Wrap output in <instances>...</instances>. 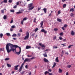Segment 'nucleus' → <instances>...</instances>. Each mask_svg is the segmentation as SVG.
<instances>
[{
    "mask_svg": "<svg viewBox=\"0 0 75 75\" xmlns=\"http://www.w3.org/2000/svg\"><path fill=\"white\" fill-rule=\"evenodd\" d=\"M19 48V51L18 52H16V53L18 55H20L21 53V47H19L17 45H13L11 43H8L6 44V48L7 51L8 53H9L11 51H16V48Z\"/></svg>",
    "mask_w": 75,
    "mask_h": 75,
    "instance_id": "1",
    "label": "nucleus"
},
{
    "mask_svg": "<svg viewBox=\"0 0 75 75\" xmlns=\"http://www.w3.org/2000/svg\"><path fill=\"white\" fill-rule=\"evenodd\" d=\"M4 2L5 3H7V0H4Z\"/></svg>",
    "mask_w": 75,
    "mask_h": 75,
    "instance_id": "35",
    "label": "nucleus"
},
{
    "mask_svg": "<svg viewBox=\"0 0 75 75\" xmlns=\"http://www.w3.org/2000/svg\"><path fill=\"white\" fill-rule=\"evenodd\" d=\"M25 68H26V69H28V66H27V65H26L25 66Z\"/></svg>",
    "mask_w": 75,
    "mask_h": 75,
    "instance_id": "60",
    "label": "nucleus"
},
{
    "mask_svg": "<svg viewBox=\"0 0 75 75\" xmlns=\"http://www.w3.org/2000/svg\"><path fill=\"white\" fill-rule=\"evenodd\" d=\"M19 5V2H18L16 3V6H18Z\"/></svg>",
    "mask_w": 75,
    "mask_h": 75,
    "instance_id": "54",
    "label": "nucleus"
},
{
    "mask_svg": "<svg viewBox=\"0 0 75 75\" xmlns=\"http://www.w3.org/2000/svg\"><path fill=\"white\" fill-rule=\"evenodd\" d=\"M0 51H4V48H0Z\"/></svg>",
    "mask_w": 75,
    "mask_h": 75,
    "instance_id": "47",
    "label": "nucleus"
},
{
    "mask_svg": "<svg viewBox=\"0 0 75 75\" xmlns=\"http://www.w3.org/2000/svg\"><path fill=\"white\" fill-rule=\"evenodd\" d=\"M70 11H72V12H74V8H71L70 9Z\"/></svg>",
    "mask_w": 75,
    "mask_h": 75,
    "instance_id": "16",
    "label": "nucleus"
},
{
    "mask_svg": "<svg viewBox=\"0 0 75 75\" xmlns=\"http://www.w3.org/2000/svg\"><path fill=\"white\" fill-rule=\"evenodd\" d=\"M17 5H15L14 6H13V8H17Z\"/></svg>",
    "mask_w": 75,
    "mask_h": 75,
    "instance_id": "39",
    "label": "nucleus"
},
{
    "mask_svg": "<svg viewBox=\"0 0 75 75\" xmlns=\"http://www.w3.org/2000/svg\"><path fill=\"white\" fill-rule=\"evenodd\" d=\"M18 37H20V36L21 35V34H20V33H18Z\"/></svg>",
    "mask_w": 75,
    "mask_h": 75,
    "instance_id": "43",
    "label": "nucleus"
},
{
    "mask_svg": "<svg viewBox=\"0 0 75 75\" xmlns=\"http://www.w3.org/2000/svg\"><path fill=\"white\" fill-rule=\"evenodd\" d=\"M58 14H59L61 13V11H59L58 12Z\"/></svg>",
    "mask_w": 75,
    "mask_h": 75,
    "instance_id": "49",
    "label": "nucleus"
},
{
    "mask_svg": "<svg viewBox=\"0 0 75 75\" xmlns=\"http://www.w3.org/2000/svg\"><path fill=\"white\" fill-rule=\"evenodd\" d=\"M28 74H29V75H31V72H29L28 73Z\"/></svg>",
    "mask_w": 75,
    "mask_h": 75,
    "instance_id": "62",
    "label": "nucleus"
},
{
    "mask_svg": "<svg viewBox=\"0 0 75 75\" xmlns=\"http://www.w3.org/2000/svg\"><path fill=\"white\" fill-rule=\"evenodd\" d=\"M56 64H57V63H56L55 62H54V63L52 67L53 68H54V67H55V66H56Z\"/></svg>",
    "mask_w": 75,
    "mask_h": 75,
    "instance_id": "18",
    "label": "nucleus"
},
{
    "mask_svg": "<svg viewBox=\"0 0 75 75\" xmlns=\"http://www.w3.org/2000/svg\"><path fill=\"white\" fill-rule=\"evenodd\" d=\"M41 8L40 7V8H38V11H39V10H40V9H41Z\"/></svg>",
    "mask_w": 75,
    "mask_h": 75,
    "instance_id": "59",
    "label": "nucleus"
},
{
    "mask_svg": "<svg viewBox=\"0 0 75 75\" xmlns=\"http://www.w3.org/2000/svg\"><path fill=\"white\" fill-rule=\"evenodd\" d=\"M20 11H19V12H17L16 13V14H21V13H23V11H24V10L23 9H21L20 10Z\"/></svg>",
    "mask_w": 75,
    "mask_h": 75,
    "instance_id": "6",
    "label": "nucleus"
},
{
    "mask_svg": "<svg viewBox=\"0 0 75 75\" xmlns=\"http://www.w3.org/2000/svg\"><path fill=\"white\" fill-rule=\"evenodd\" d=\"M41 32H42V33H44L45 34H46L47 33V31H45V29H42L41 30Z\"/></svg>",
    "mask_w": 75,
    "mask_h": 75,
    "instance_id": "9",
    "label": "nucleus"
},
{
    "mask_svg": "<svg viewBox=\"0 0 75 75\" xmlns=\"http://www.w3.org/2000/svg\"><path fill=\"white\" fill-rule=\"evenodd\" d=\"M42 10H43L44 11L45 13H47V8H44Z\"/></svg>",
    "mask_w": 75,
    "mask_h": 75,
    "instance_id": "11",
    "label": "nucleus"
},
{
    "mask_svg": "<svg viewBox=\"0 0 75 75\" xmlns=\"http://www.w3.org/2000/svg\"><path fill=\"white\" fill-rule=\"evenodd\" d=\"M28 19V18L27 17H25L23 19V21H25V20H27Z\"/></svg>",
    "mask_w": 75,
    "mask_h": 75,
    "instance_id": "17",
    "label": "nucleus"
},
{
    "mask_svg": "<svg viewBox=\"0 0 75 75\" xmlns=\"http://www.w3.org/2000/svg\"><path fill=\"white\" fill-rule=\"evenodd\" d=\"M11 12H12V13H14V11L13 10H10Z\"/></svg>",
    "mask_w": 75,
    "mask_h": 75,
    "instance_id": "42",
    "label": "nucleus"
},
{
    "mask_svg": "<svg viewBox=\"0 0 75 75\" xmlns=\"http://www.w3.org/2000/svg\"><path fill=\"white\" fill-rule=\"evenodd\" d=\"M54 31H58V29L57 28H54Z\"/></svg>",
    "mask_w": 75,
    "mask_h": 75,
    "instance_id": "46",
    "label": "nucleus"
},
{
    "mask_svg": "<svg viewBox=\"0 0 75 75\" xmlns=\"http://www.w3.org/2000/svg\"><path fill=\"white\" fill-rule=\"evenodd\" d=\"M69 75L68 72H67L66 74V75Z\"/></svg>",
    "mask_w": 75,
    "mask_h": 75,
    "instance_id": "63",
    "label": "nucleus"
},
{
    "mask_svg": "<svg viewBox=\"0 0 75 75\" xmlns=\"http://www.w3.org/2000/svg\"><path fill=\"white\" fill-rule=\"evenodd\" d=\"M71 67V65H69L67 66V68H70Z\"/></svg>",
    "mask_w": 75,
    "mask_h": 75,
    "instance_id": "41",
    "label": "nucleus"
},
{
    "mask_svg": "<svg viewBox=\"0 0 75 75\" xmlns=\"http://www.w3.org/2000/svg\"><path fill=\"white\" fill-rule=\"evenodd\" d=\"M53 48H56V49H57V48H58V47L57 46H54L53 47Z\"/></svg>",
    "mask_w": 75,
    "mask_h": 75,
    "instance_id": "45",
    "label": "nucleus"
},
{
    "mask_svg": "<svg viewBox=\"0 0 75 75\" xmlns=\"http://www.w3.org/2000/svg\"><path fill=\"white\" fill-rule=\"evenodd\" d=\"M9 2L10 3H11V2H12V0H9Z\"/></svg>",
    "mask_w": 75,
    "mask_h": 75,
    "instance_id": "56",
    "label": "nucleus"
},
{
    "mask_svg": "<svg viewBox=\"0 0 75 75\" xmlns=\"http://www.w3.org/2000/svg\"><path fill=\"white\" fill-rule=\"evenodd\" d=\"M56 61L57 62H59V60H58V57L56 58Z\"/></svg>",
    "mask_w": 75,
    "mask_h": 75,
    "instance_id": "33",
    "label": "nucleus"
},
{
    "mask_svg": "<svg viewBox=\"0 0 75 75\" xmlns=\"http://www.w3.org/2000/svg\"><path fill=\"white\" fill-rule=\"evenodd\" d=\"M62 30H65V28H64V27H62Z\"/></svg>",
    "mask_w": 75,
    "mask_h": 75,
    "instance_id": "57",
    "label": "nucleus"
},
{
    "mask_svg": "<svg viewBox=\"0 0 75 75\" xmlns=\"http://www.w3.org/2000/svg\"><path fill=\"white\" fill-rule=\"evenodd\" d=\"M27 57H32V55H27Z\"/></svg>",
    "mask_w": 75,
    "mask_h": 75,
    "instance_id": "55",
    "label": "nucleus"
},
{
    "mask_svg": "<svg viewBox=\"0 0 75 75\" xmlns=\"http://www.w3.org/2000/svg\"><path fill=\"white\" fill-rule=\"evenodd\" d=\"M16 26H15L14 25H13L11 26V28H16Z\"/></svg>",
    "mask_w": 75,
    "mask_h": 75,
    "instance_id": "38",
    "label": "nucleus"
},
{
    "mask_svg": "<svg viewBox=\"0 0 75 75\" xmlns=\"http://www.w3.org/2000/svg\"><path fill=\"white\" fill-rule=\"evenodd\" d=\"M35 33L32 34L31 35V36H34V35H35Z\"/></svg>",
    "mask_w": 75,
    "mask_h": 75,
    "instance_id": "48",
    "label": "nucleus"
},
{
    "mask_svg": "<svg viewBox=\"0 0 75 75\" xmlns=\"http://www.w3.org/2000/svg\"><path fill=\"white\" fill-rule=\"evenodd\" d=\"M66 6H67V4H64L63 6V8H65L66 7Z\"/></svg>",
    "mask_w": 75,
    "mask_h": 75,
    "instance_id": "25",
    "label": "nucleus"
},
{
    "mask_svg": "<svg viewBox=\"0 0 75 75\" xmlns=\"http://www.w3.org/2000/svg\"><path fill=\"white\" fill-rule=\"evenodd\" d=\"M57 20L58 21H59V22H61V21H62L61 19L59 18H57Z\"/></svg>",
    "mask_w": 75,
    "mask_h": 75,
    "instance_id": "19",
    "label": "nucleus"
},
{
    "mask_svg": "<svg viewBox=\"0 0 75 75\" xmlns=\"http://www.w3.org/2000/svg\"><path fill=\"white\" fill-rule=\"evenodd\" d=\"M24 72H25V71H23L22 72H21V75H23L24 74Z\"/></svg>",
    "mask_w": 75,
    "mask_h": 75,
    "instance_id": "26",
    "label": "nucleus"
},
{
    "mask_svg": "<svg viewBox=\"0 0 75 75\" xmlns=\"http://www.w3.org/2000/svg\"><path fill=\"white\" fill-rule=\"evenodd\" d=\"M13 23V20H12L10 22V23Z\"/></svg>",
    "mask_w": 75,
    "mask_h": 75,
    "instance_id": "58",
    "label": "nucleus"
},
{
    "mask_svg": "<svg viewBox=\"0 0 75 75\" xmlns=\"http://www.w3.org/2000/svg\"><path fill=\"white\" fill-rule=\"evenodd\" d=\"M31 60L29 59L28 58H26L24 60V62H23V63H24V64L26 62H30Z\"/></svg>",
    "mask_w": 75,
    "mask_h": 75,
    "instance_id": "5",
    "label": "nucleus"
},
{
    "mask_svg": "<svg viewBox=\"0 0 75 75\" xmlns=\"http://www.w3.org/2000/svg\"><path fill=\"white\" fill-rule=\"evenodd\" d=\"M68 26V25L67 24H65L64 25V27H65V28H66V27H67Z\"/></svg>",
    "mask_w": 75,
    "mask_h": 75,
    "instance_id": "34",
    "label": "nucleus"
},
{
    "mask_svg": "<svg viewBox=\"0 0 75 75\" xmlns=\"http://www.w3.org/2000/svg\"><path fill=\"white\" fill-rule=\"evenodd\" d=\"M49 73V72L47 71H45V75H47V74H48Z\"/></svg>",
    "mask_w": 75,
    "mask_h": 75,
    "instance_id": "22",
    "label": "nucleus"
},
{
    "mask_svg": "<svg viewBox=\"0 0 75 75\" xmlns=\"http://www.w3.org/2000/svg\"><path fill=\"white\" fill-rule=\"evenodd\" d=\"M1 11L2 12V13H4V11L3 10H1Z\"/></svg>",
    "mask_w": 75,
    "mask_h": 75,
    "instance_id": "51",
    "label": "nucleus"
},
{
    "mask_svg": "<svg viewBox=\"0 0 75 75\" xmlns=\"http://www.w3.org/2000/svg\"><path fill=\"white\" fill-rule=\"evenodd\" d=\"M73 46H74V45H69L68 46V48H71V47H73Z\"/></svg>",
    "mask_w": 75,
    "mask_h": 75,
    "instance_id": "37",
    "label": "nucleus"
},
{
    "mask_svg": "<svg viewBox=\"0 0 75 75\" xmlns=\"http://www.w3.org/2000/svg\"><path fill=\"white\" fill-rule=\"evenodd\" d=\"M36 20H37V19H36V18H35L34 19L33 21L34 22V23H36Z\"/></svg>",
    "mask_w": 75,
    "mask_h": 75,
    "instance_id": "36",
    "label": "nucleus"
},
{
    "mask_svg": "<svg viewBox=\"0 0 75 75\" xmlns=\"http://www.w3.org/2000/svg\"><path fill=\"white\" fill-rule=\"evenodd\" d=\"M38 30H39L38 28H36L35 30V32H36L37 31H38Z\"/></svg>",
    "mask_w": 75,
    "mask_h": 75,
    "instance_id": "29",
    "label": "nucleus"
},
{
    "mask_svg": "<svg viewBox=\"0 0 75 75\" xmlns=\"http://www.w3.org/2000/svg\"><path fill=\"white\" fill-rule=\"evenodd\" d=\"M39 44V45H40V46L42 48H43V47L45 48V46L44 45V44L42 45V43H40Z\"/></svg>",
    "mask_w": 75,
    "mask_h": 75,
    "instance_id": "7",
    "label": "nucleus"
},
{
    "mask_svg": "<svg viewBox=\"0 0 75 75\" xmlns=\"http://www.w3.org/2000/svg\"><path fill=\"white\" fill-rule=\"evenodd\" d=\"M62 45H63V46H64V47H65V46H66V45H65V44H61Z\"/></svg>",
    "mask_w": 75,
    "mask_h": 75,
    "instance_id": "53",
    "label": "nucleus"
},
{
    "mask_svg": "<svg viewBox=\"0 0 75 75\" xmlns=\"http://www.w3.org/2000/svg\"><path fill=\"white\" fill-rule=\"evenodd\" d=\"M3 35L2 33H1L0 34V37L1 38H2V37H3Z\"/></svg>",
    "mask_w": 75,
    "mask_h": 75,
    "instance_id": "24",
    "label": "nucleus"
},
{
    "mask_svg": "<svg viewBox=\"0 0 75 75\" xmlns=\"http://www.w3.org/2000/svg\"><path fill=\"white\" fill-rule=\"evenodd\" d=\"M59 35L61 36H63V35H64V34L63 32L61 33H60L59 34Z\"/></svg>",
    "mask_w": 75,
    "mask_h": 75,
    "instance_id": "30",
    "label": "nucleus"
},
{
    "mask_svg": "<svg viewBox=\"0 0 75 75\" xmlns=\"http://www.w3.org/2000/svg\"><path fill=\"white\" fill-rule=\"evenodd\" d=\"M71 34L73 36H74V34H75V33H74V32L73 30H72L71 32Z\"/></svg>",
    "mask_w": 75,
    "mask_h": 75,
    "instance_id": "13",
    "label": "nucleus"
},
{
    "mask_svg": "<svg viewBox=\"0 0 75 75\" xmlns=\"http://www.w3.org/2000/svg\"><path fill=\"white\" fill-rule=\"evenodd\" d=\"M49 75H53L52 73H49Z\"/></svg>",
    "mask_w": 75,
    "mask_h": 75,
    "instance_id": "64",
    "label": "nucleus"
},
{
    "mask_svg": "<svg viewBox=\"0 0 75 75\" xmlns=\"http://www.w3.org/2000/svg\"><path fill=\"white\" fill-rule=\"evenodd\" d=\"M33 3H31L29 4L28 6V7L29 8V10H33L34 8V6H33Z\"/></svg>",
    "mask_w": 75,
    "mask_h": 75,
    "instance_id": "3",
    "label": "nucleus"
},
{
    "mask_svg": "<svg viewBox=\"0 0 75 75\" xmlns=\"http://www.w3.org/2000/svg\"><path fill=\"white\" fill-rule=\"evenodd\" d=\"M43 24H44V22H43V21H42L40 23V24L41 25V26H40V28H41V27H42Z\"/></svg>",
    "mask_w": 75,
    "mask_h": 75,
    "instance_id": "12",
    "label": "nucleus"
},
{
    "mask_svg": "<svg viewBox=\"0 0 75 75\" xmlns=\"http://www.w3.org/2000/svg\"><path fill=\"white\" fill-rule=\"evenodd\" d=\"M74 15V14L73 13H71L70 14V16L71 17H72Z\"/></svg>",
    "mask_w": 75,
    "mask_h": 75,
    "instance_id": "31",
    "label": "nucleus"
},
{
    "mask_svg": "<svg viewBox=\"0 0 75 75\" xmlns=\"http://www.w3.org/2000/svg\"><path fill=\"white\" fill-rule=\"evenodd\" d=\"M7 18V15H4V20H6V18Z\"/></svg>",
    "mask_w": 75,
    "mask_h": 75,
    "instance_id": "20",
    "label": "nucleus"
},
{
    "mask_svg": "<svg viewBox=\"0 0 75 75\" xmlns=\"http://www.w3.org/2000/svg\"><path fill=\"white\" fill-rule=\"evenodd\" d=\"M26 35L25 37V38H24V40H28V38H29L30 34L29 33V32H26Z\"/></svg>",
    "mask_w": 75,
    "mask_h": 75,
    "instance_id": "2",
    "label": "nucleus"
},
{
    "mask_svg": "<svg viewBox=\"0 0 75 75\" xmlns=\"http://www.w3.org/2000/svg\"><path fill=\"white\" fill-rule=\"evenodd\" d=\"M6 34L7 36H8V37H10V34L9 33H7Z\"/></svg>",
    "mask_w": 75,
    "mask_h": 75,
    "instance_id": "23",
    "label": "nucleus"
},
{
    "mask_svg": "<svg viewBox=\"0 0 75 75\" xmlns=\"http://www.w3.org/2000/svg\"><path fill=\"white\" fill-rule=\"evenodd\" d=\"M24 63H23L21 66L19 70V72H21V71H22V69H23V66H24Z\"/></svg>",
    "mask_w": 75,
    "mask_h": 75,
    "instance_id": "4",
    "label": "nucleus"
},
{
    "mask_svg": "<svg viewBox=\"0 0 75 75\" xmlns=\"http://www.w3.org/2000/svg\"><path fill=\"white\" fill-rule=\"evenodd\" d=\"M43 61L44 62H49L48 60L45 58L43 59Z\"/></svg>",
    "mask_w": 75,
    "mask_h": 75,
    "instance_id": "8",
    "label": "nucleus"
},
{
    "mask_svg": "<svg viewBox=\"0 0 75 75\" xmlns=\"http://www.w3.org/2000/svg\"><path fill=\"white\" fill-rule=\"evenodd\" d=\"M48 72H51V71H52V70H51V69H49L48 70Z\"/></svg>",
    "mask_w": 75,
    "mask_h": 75,
    "instance_id": "50",
    "label": "nucleus"
},
{
    "mask_svg": "<svg viewBox=\"0 0 75 75\" xmlns=\"http://www.w3.org/2000/svg\"><path fill=\"white\" fill-rule=\"evenodd\" d=\"M22 32H23V30H22V29H21L19 31V32H20V33H21Z\"/></svg>",
    "mask_w": 75,
    "mask_h": 75,
    "instance_id": "52",
    "label": "nucleus"
},
{
    "mask_svg": "<svg viewBox=\"0 0 75 75\" xmlns=\"http://www.w3.org/2000/svg\"><path fill=\"white\" fill-rule=\"evenodd\" d=\"M35 58L34 57H33L30 58V59H35Z\"/></svg>",
    "mask_w": 75,
    "mask_h": 75,
    "instance_id": "61",
    "label": "nucleus"
},
{
    "mask_svg": "<svg viewBox=\"0 0 75 75\" xmlns=\"http://www.w3.org/2000/svg\"><path fill=\"white\" fill-rule=\"evenodd\" d=\"M7 67L9 68H10V67H11V64H7Z\"/></svg>",
    "mask_w": 75,
    "mask_h": 75,
    "instance_id": "21",
    "label": "nucleus"
},
{
    "mask_svg": "<svg viewBox=\"0 0 75 75\" xmlns=\"http://www.w3.org/2000/svg\"><path fill=\"white\" fill-rule=\"evenodd\" d=\"M43 55L45 57H47V54L46 52H45V54H43Z\"/></svg>",
    "mask_w": 75,
    "mask_h": 75,
    "instance_id": "15",
    "label": "nucleus"
},
{
    "mask_svg": "<svg viewBox=\"0 0 75 75\" xmlns=\"http://www.w3.org/2000/svg\"><path fill=\"white\" fill-rule=\"evenodd\" d=\"M31 46H27L26 47V49H29L30 48Z\"/></svg>",
    "mask_w": 75,
    "mask_h": 75,
    "instance_id": "14",
    "label": "nucleus"
},
{
    "mask_svg": "<svg viewBox=\"0 0 75 75\" xmlns=\"http://www.w3.org/2000/svg\"><path fill=\"white\" fill-rule=\"evenodd\" d=\"M62 72V71L61 70V69H59V72L60 73H61Z\"/></svg>",
    "mask_w": 75,
    "mask_h": 75,
    "instance_id": "32",
    "label": "nucleus"
},
{
    "mask_svg": "<svg viewBox=\"0 0 75 75\" xmlns=\"http://www.w3.org/2000/svg\"><path fill=\"white\" fill-rule=\"evenodd\" d=\"M59 38L60 40H62V37H61V36H60Z\"/></svg>",
    "mask_w": 75,
    "mask_h": 75,
    "instance_id": "40",
    "label": "nucleus"
},
{
    "mask_svg": "<svg viewBox=\"0 0 75 75\" xmlns=\"http://www.w3.org/2000/svg\"><path fill=\"white\" fill-rule=\"evenodd\" d=\"M17 36V34H13L12 36V37H16Z\"/></svg>",
    "mask_w": 75,
    "mask_h": 75,
    "instance_id": "27",
    "label": "nucleus"
},
{
    "mask_svg": "<svg viewBox=\"0 0 75 75\" xmlns=\"http://www.w3.org/2000/svg\"><path fill=\"white\" fill-rule=\"evenodd\" d=\"M10 59V58H6L5 59V61H8Z\"/></svg>",
    "mask_w": 75,
    "mask_h": 75,
    "instance_id": "28",
    "label": "nucleus"
},
{
    "mask_svg": "<svg viewBox=\"0 0 75 75\" xmlns=\"http://www.w3.org/2000/svg\"><path fill=\"white\" fill-rule=\"evenodd\" d=\"M24 23V21L22 20L21 22V24H22V25H23V23Z\"/></svg>",
    "mask_w": 75,
    "mask_h": 75,
    "instance_id": "44",
    "label": "nucleus"
},
{
    "mask_svg": "<svg viewBox=\"0 0 75 75\" xmlns=\"http://www.w3.org/2000/svg\"><path fill=\"white\" fill-rule=\"evenodd\" d=\"M19 66V65H18L16 66H15V68L14 69L15 70H18V66Z\"/></svg>",
    "mask_w": 75,
    "mask_h": 75,
    "instance_id": "10",
    "label": "nucleus"
}]
</instances>
